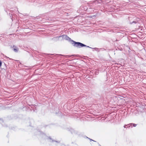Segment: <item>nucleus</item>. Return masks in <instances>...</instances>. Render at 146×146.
Returning a JSON list of instances; mask_svg holds the SVG:
<instances>
[{"label":"nucleus","instance_id":"obj_10","mask_svg":"<svg viewBox=\"0 0 146 146\" xmlns=\"http://www.w3.org/2000/svg\"><path fill=\"white\" fill-rule=\"evenodd\" d=\"M60 55H61V56H65L66 57H71V56H75V55H66V56H64V55H62V54H59Z\"/></svg>","mask_w":146,"mask_h":146},{"label":"nucleus","instance_id":"obj_12","mask_svg":"<svg viewBox=\"0 0 146 146\" xmlns=\"http://www.w3.org/2000/svg\"><path fill=\"white\" fill-rule=\"evenodd\" d=\"M95 50L97 51L99 49L98 48H94Z\"/></svg>","mask_w":146,"mask_h":146},{"label":"nucleus","instance_id":"obj_3","mask_svg":"<svg viewBox=\"0 0 146 146\" xmlns=\"http://www.w3.org/2000/svg\"><path fill=\"white\" fill-rule=\"evenodd\" d=\"M58 37H60V38H62L60 39V40H65L71 42V40H73L67 35H62L59 36Z\"/></svg>","mask_w":146,"mask_h":146},{"label":"nucleus","instance_id":"obj_2","mask_svg":"<svg viewBox=\"0 0 146 146\" xmlns=\"http://www.w3.org/2000/svg\"><path fill=\"white\" fill-rule=\"evenodd\" d=\"M71 44L73 45V46H74L78 48H80L83 47H86L90 48H92L91 47L80 42H76L73 40H71Z\"/></svg>","mask_w":146,"mask_h":146},{"label":"nucleus","instance_id":"obj_15","mask_svg":"<svg viewBox=\"0 0 146 146\" xmlns=\"http://www.w3.org/2000/svg\"><path fill=\"white\" fill-rule=\"evenodd\" d=\"M3 120L2 119L0 118V122H3Z\"/></svg>","mask_w":146,"mask_h":146},{"label":"nucleus","instance_id":"obj_18","mask_svg":"<svg viewBox=\"0 0 146 146\" xmlns=\"http://www.w3.org/2000/svg\"><path fill=\"white\" fill-rule=\"evenodd\" d=\"M47 55H54V54H47Z\"/></svg>","mask_w":146,"mask_h":146},{"label":"nucleus","instance_id":"obj_8","mask_svg":"<svg viewBox=\"0 0 146 146\" xmlns=\"http://www.w3.org/2000/svg\"><path fill=\"white\" fill-rule=\"evenodd\" d=\"M129 124L130 126V127H136L137 125V124L133 123H129Z\"/></svg>","mask_w":146,"mask_h":146},{"label":"nucleus","instance_id":"obj_7","mask_svg":"<svg viewBox=\"0 0 146 146\" xmlns=\"http://www.w3.org/2000/svg\"><path fill=\"white\" fill-rule=\"evenodd\" d=\"M94 3H96L97 4L98 3H100L102 2L101 0H93L92 1Z\"/></svg>","mask_w":146,"mask_h":146},{"label":"nucleus","instance_id":"obj_19","mask_svg":"<svg viewBox=\"0 0 146 146\" xmlns=\"http://www.w3.org/2000/svg\"><path fill=\"white\" fill-rule=\"evenodd\" d=\"M4 65H5V68H7L6 65L5 63H4Z\"/></svg>","mask_w":146,"mask_h":146},{"label":"nucleus","instance_id":"obj_13","mask_svg":"<svg viewBox=\"0 0 146 146\" xmlns=\"http://www.w3.org/2000/svg\"><path fill=\"white\" fill-rule=\"evenodd\" d=\"M89 139L90 140V141H94V142H96V141H95L94 140H92V139H90V138H89Z\"/></svg>","mask_w":146,"mask_h":146},{"label":"nucleus","instance_id":"obj_17","mask_svg":"<svg viewBox=\"0 0 146 146\" xmlns=\"http://www.w3.org/2000/svg\"><path fill=\"white\" fill-rule=\"evenodd\" d=\"M84 138H87V139H89V138H88V137H87L86 136H85L84 137Z\"/></svg>","mask_w":146,"mask_h":146},{"label":"nucleus","instance_id":"obj_1","mask_svg":"<svg viewBox=\"0 0 146 146\" xmlns=\"http://www.w3.org/2000/svg\"><path fill=\"white\" fill-rule=\"evenodd\" d=\"M38 134L40 135H42V138L44 139H49V141L50 142H56L59 143L60 142V141H55L54 139H52L50 137H47L46 135L43 132L40 131V130H38L37 131Z\"/></svg>","mask_w":146,"mask_h":146},{"label":"nucleus","instance_id":"obj_20","mask_svg":"<svg viewBox=\"0 0 146 146\" xmlns=\"http://www.w3.org/2000/svg\"><path fill=\"white\" fill-rule=\"evenodd\" d=\"M7 58H8V57ZM9 59H10V60H12V59H11V58H9Z\"/></svg>","mask_w":146,"mask_h":146},{"label":"nucleus","instance_id":"obj_5","mask_svg":"<svg viewBox=\"0 0 146 146\" xmlns=\"http://www.w3.org/2000/svg\"><path fill=\"white\" fill-rule=\"evenodd\" d=\"M18 48L16 46H13V50L15 52H17L18 51Z\"/></svg>","mask_w":146,"mask_h":146},{"label":"nucleus","instance_id":"obj_14","mask_svg":"<svg viewBox=\"0 0 146 146\" xmlns=\"http://www.w3.org/2000/svg\"><path fill=\"white\" fill-rule=\"evenodd\" d=\"M2 64L1 61L0 60V67L1 66Z\"/></svg>","mask_w":146,"mask_h":146},{"label":"nucleus","instance_id":"obj_4","mask_svg":"<svg viewBox=\"0 0 146 146\" xmlns=\"http://www.w3.org/2000/svg\"><path fill=\"white\" fill-rule=\"evenodd\" d=\"M68 129L69 131H70L72 134L74 133H75V130L72 128H68Z\"/></svg>","mask_w":146,"mask_h":146},{"label":"nucleus","instance_id":"obj_11","mask_svg":"<svg viewBox=\"0 0 146 146\" xmlns=\"http://www.w3.org/2000/svg\"><path fill=\"white\" fill-rule=\"evenodd\" d=\"M137 23V22L136 21H133L132 22H130V24H132L133 23H135V24H136V23Z\"/></svg>","mask_w":146,"mask_h":146},{"label":"nucleus","instance_id":"obj_9","mask_svg":"<svg viewBox=\"0 0 146 146\" xmlns=\"http://www.w3.org/2000/svg\"><path fill=\"white\" fill-rule=\"evenodd\" d=\"M124 127L125 128H127L128 127H130L129 124H128V125H125L124 126Z\"/></svg>","mask_w":146,"mask_h":146},{"label":"nucleus","instance_id":"obj_16","mask_svg":"<svg viewBox=\"0 0 146 146\" xmlns=\"http://www.w3.org/2000/svg\"><path fill=\"white\" fill-rule=\"evenodd\" d=\"M9 15H10V17H11V18L12 19V18H11V17H12V14H10L9 13Z\"/></svg>","mask_w":146,"mask_h":146},{"label":"nucleus","instance_id":"obj_6","mask_svg":"<svg viewBox=\"0 0 146 146\" xmlns=\"http://www.w3.org/2000/svg\"><path fill=\"white\" fill-rule=\"evenodd\" d=\"M58 37L59 36H57L56 37H54L52 38V40L55 41H57L60 40V37Z\"/></svg>","mask_w":146,"mask_h":146}]
</instances>
